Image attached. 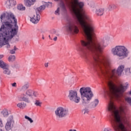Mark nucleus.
Segmentation results:
<instances>
[{
	"mask_svg": "<svg viewBox=\"0 0 131 131\" xmlns=\"http://www.w3.org/2000/svg\"><path fill=\"white\" fill-rule=\"evenodd\" d=\"M95 30V27L93 30H89L83 34L85 39L81 40V43L77 46V51L80 52V54L83 58L90 61L93 69L105 81L107 88L104 90V93L108 96L110 101L115 99L122 102L123 93L127 90L128 82L125 83L126 86L122 84L117 85L112 80L121 76L124 70V65L119 66L117 70L109 69L110 59L102 54V51L106 47L105 40H107V37H103L101 41L96 39Z\"/></svg>",
	"mask_w": 131,
	"mask_h": 131,
	"instance_id": "f257e3e1",
	"label": "nucleus"
},
{
	"mask_svg": "<svg viewBox=\"0 0 131 131\" xmlns=\"http://www.w3.org/2000/svg\"><path fill=\"white\" fill-rule=\"evenodd\" d=\"M66 6L71 10L76 20L68 17L65 26L66 29L71 34H77L79 33V26L82 29V33H85L89 30H93L95 25L90 16L83 10L84 3L79 0H65Z\"/></svg>",
	"mask_w": 131,
	"mask_h": 131,
	"instance_id": "f03ea898",
	"label": "nucleus"
},
{
	"mask_svg": "<svg viewBox=\"0 0 131 131\" xmlns=\"http://www.w3.org/2000/svg\"><path fill=\"white\" fill-rule=\"evenodd\" d=\"M1 20L2 25L0 28V35L4 39L13 38L15 35H17L18 27L14 14L12 12L4 13L1 15Z\"/></svg>",
	"mask_w": 131,
	"mask_h": 131,
	"instance_id": "7ed1b4c3",
	"label": "nucleus"
},
{
	"mask_svg": "<svg viewBox=\"0 0 131 131\" xmlns=\"http://www.w3.org/2000/svg\"><path fill=\"white\" fill-rule=\"evenodd\" d=\"M83 104H89L94 97V94L90 87H82L79 90Z\"/></svg>",
	"mask_w": 131,
	"mask_h": 131,
	"instance_id": "20e7f679",
	"label": "nucleus"
},
{
	"mask_svg": "<svg viewBox=\"0 0 131 131\" xmlns=\"http://www.w3.org/2000/svg\"><path fill=\"white\" fill-rule=\"evenodd\" d=\"M112 53L114 56L122 57L123 58H126L128 55L127 49L122 46H116L115 48L112 49Z\"/></svg>",
	"mask_w": 131,
	"mask_h": 131,
	"instance_id": "39448f33",
	"label": "nucleus"
},
{
	"mask_svg": "<svg viewBox=\"0 0 131 131\" xmlns=\"http://www.w3.org/2000/svg\"><path fill=\"white\" fill-rule=\"evenodd\" d=\"M46 9V5H41L40 7L37 8L35 9L36 14V15H34V16L30 19V21L32 22V23H34V24H36L37 23H38L39 21V20H40V15L39 14L43 10H45Z\"/></svg>",
	"mask_w": 131,
	"mask_h": 131,
	"instance_id": "423d86ee",
	"label": "nucleus"
},
{
	"mask_svg": "<svg viewBox=\"0 0 131 131\" xmlns=\"http://www.w3.org/2000/svg\"><path fill=\"white\" fill-rule=\"evenodd\" d=\"M68 109L62 106H59L55 111V115L57 118H64L68 115Z\"/></svg>",
	"mask_w": 131,
	"mask_h": 131,
	"instance_id": "0eeeda50",
	"label": "nucleus"
},
{
	"mask_svg": "<svg viewBox=\"0 0 131 131\" xmlns=\"http://www.w3.org/2000/svg\"><path fill=\"white\" fill-rule=\"evenodd\" d=\"M68 98L71 102H74L77 104L80 102V97L78 96L77 91L75 90L69 91Z\"/></svg>",
	"mask_w": 131,
	"mask_h": 131,
	"instance_id": "6e6552de",
	"label": "nucleus"
},
{
	"mask_svg": "<svg viewBox=\"0 0 131 131\" xmlns=\"http://www.w3.org/2000/svg\"><path fill=\"white\" fill-rule=\"evenodd\" d=\"M12 122H13V116L9 117L7 122L5 125V128L6 130H10L11 129V125H12Z\"/></svg>",
	"mask_w": 131,
	"mask_h": 131,
	"instance_id": "1a4fd4ad",
	"label": "nucleus"
},
{
	"mask_svg": "<svg viewBox=\"0 0 131 131\" xmlns=\"http://www.w3.org/2000/svg\"><path fill=\"white\" fill-rule=\"evenodd\" d=\"M19 101H23L26 103H30L29 98L26 97V95L23 94L18 97Z\"/></svg>",
	"mask_w": 131,
	"mask_h": 131,
	"instance_id": "9d476101",
	"label": "nucleus"
},
{
	"mask_svg": "<svg viewBox=\"0 0 131 131\" xmlns=\"http://www.w3.org/2000/svg\"><path fill=\"white\" fill-rule=\"evenodd\" d=\"M36 0H25L24 4L26 7H31L35 4Z\"/></svg>",
	"mask_w": 131,
	"mask_h": 131,
	"instance_id": "9b49d317",
	"label": "nucleus"
},
{
	"mask_svg": "<svg viewBox=\"0 0 131 131\" xmlns=\"http://www.w3.org/2000/svg\"><path fill=\"white\" fill-rule=\"evenodd\" d=\"M104 11H105L104 8H98L95 11V14L97 16H103L104 14Z\"/></svg>",
	"mask_w": 131,
	"mask_h": 131,
	"instance_id": "f8f14e48",
	"label": "nucleus"
},
{
	"mask_svg": "<svg viewBox=\"0 0 131 131\" xmlns=\"http://www.w3.org/2000/svg\"><path fill=\"white\" fill-rule=\"evenodd\" d=\"M6 5L8 7H13V6H16L17 3L15 0H9L6 2Z\"/></svg>",
	"mask_w": 131,
	"mask_h": 131,
	"instance_id": "ddd939ff",
	"label": "nucleus"
},
{
	"mask_svg": "<svg viewBox=\"0 0 131 131\" xmlns=\"http://www.w3.org/2000/svg\"><path fill=\"white\" fill-rule=\"evenodd\" d=\"M115 9H117V6L114 4H110L107 6V10L108 11H113V10H115Z\"/></svg>",
	"mask_w": 131,
	"mask_h": 131,
	"instance_id": "4468645a",
	"label": "nucleus"
},
{
	"mask_svg": "<svg viewBox=\"0 0 131 131\" xmlns=\"http://www.w3.org/2000/svg\"><path fill=\"white\" fill-rule=\"evenodd\" d=\"M6 67H9V64L5 62L3 60H0V68L4 69L6 68Z\"/></svg>",
	"mask_w": 131,
	"mask_h": 131,
	"instance_id": "2eb2a0df",
	"label": "nucleus"
},
{
	"mask_svg": "<svg viewBox=\"0 0 131 131\" xmlns=\"http://www.w3.org/2000/svg\"><path fill=\"white\" fill-rule=\"evenodd\" d=\"M3 73L6 74V75H11V70L9 69V67H6V68H4Z\"/></svg>",
	"mask_w": 131,
	"mask_h": 131,
	"instance_id": "dca6fc26",
	"label": "nucleus"
},
{
	"mask_svg": "<svg viewBox=\"0 0 131 131\" xmlns=\"http://www.w3.org/2000/svg\"><path fill=\"white\" fill-rule=\"evenodd\" d=\"M98 104H99V100L98 99H95L94 101L91 103V105L92 108H95V107L98 106Z\"/></svg>",
	"mask_w": 131,
	"mask_h": 131,
	"instance_id": "f3484780",
	"label": "nucleus"
},
{
	"mask_svg": "<svg viewBox=\"0 0 131 131\" xmlns=\"http://www.w3.org/2000/svg\"><path fill=\"white\" fill-rule=\"evenodd\" d=\"M17 106L19 108H20V109H24V108H25V107H26L27 105L26 104V103L23 102V103H18L17 104Z\"/></svg>",
	"mask_w": 131,
	"mask_h": 131,
	"instance_id": "a211bd4d",
	"label": "nucleus"
},
{
	"mask_svg": "<svg viewBox=\"0 0 131 131\" xmlns=\"http://www.w3.org/2000/svg\"><path fill=\"white\" fill-rule=\"evenodd\" d=\"M33 94V90L31 89L28 90L26 92V95L29 96V97H32V94Z\"/></svg>",
	"mask_w": 131,
	"mask_h": 131,
	"instance_id": "6ab92c4d",
	"label": "nucleus"
},
{
	"mask_svg": "<svg viewBox=\"0 0 131 131\" xmlns=\"http://www.w3.org/2000/svg\"><path fill=\"white\" fill-rule=\"evenodd\" d=\"M2 115L4 116V117H8V116L9 115V113L8 112V110L4 109L2 112Z\"/></svg>",
	"mask_w": 131,
	"mask_h": 131,
	"instance_id": "aec40b11",
	"label": "nucleus"
},
{
	"mask_svg": "<svg viewBox=\"0 0 131 131\" xmlns=\"http://www.w3.org/2000/svg\"><path fill=\"white\" fill-rule=\"evenodd\" d=\"M15 60H16V57H15V55H10L8 57L9 62H14Z\"/></svg>",
	"mask_w": 131,
	"mask_h": 131,
	"instance_id": "412c9836",
	"label": "nucleus"
},
{
	"mask_svg": "<svg viewBox=\"0 0 131 131\" xmlns=\"http://www.w3.org/2000/svg\"><path fill=\"white\" fill-rule=\"evenodd\" d=\"M34 104L35 106L41 107V104H42V103L40 101V100H36L35 101Z\"/></svg>",
	"mask_w": 131,
	"mask_h": 131,
	"instance_id": "4be33fe9",
	"label": "nucleus"
},
{
	"mask_svg": "<svg viewBox=\"0 0 131 131\" xmlns=\"http://www.w3.org/2000/svg\"><path fill=\"white\" fill-rule=\"evenodd\" d=\"M18 10H19V11H25L26 8L24 7L22 4H19L17 6Z\"/></svg>",
	"mask_w": 131,
	"mask_h": 131,
	"instance_id": "5701e85b",
	"label": "nucleus"
},
{
	"mask_svg": "<svg viewBox=\"0 0 131 131\" xmlns=\"http://www.w3.org/2000/svg\"><path fill=\"white\" fill-rule=\"evenodd\" d=\"M29 88V83H27L22 86L21 90L23 91H26V90H28V89Z\"/></svg>",
	"mask_w": 131,
	"mask_h": 131,
	"instance_id": "b1692460",
	"label": "nucleus"
},
{
	"mask_svg": "<svg viewBox=\"0 0 131 131\" xmlns=\"http://www.w3.org/2000/svg\"><path fill=\"white\" fill-rule=\"evenodd\" d=\"M90 113V110L89 108H85L82 110V114H84V115H85V114H89Z\"/></svg>",
	"mask_w": 131,
	"mask_h": 131,
	"instance_id": "393cba45",
	"label": "nucleus"
},
{
	"mask_svg": "<svg viewBox=\"0 0 131 131\" xmlns=\"http://www.w3.org/2000/svg\"><path fill=\"white\" fill-rule=\"evenodd\" d=\"M125 101L128 103V104L131 106V98L130 97H126L125 98Z\"/></svg>",
	"mask_w": 131,
	"mask_h": 131,
	"instance_id": "a878e982",
	"label": "nucleus"
},
{
	"mask_svg": "<svg viewBox=\"0 0 131 131\" xmlns=\"http://www.w3.org/2000/svg\"><path fill=\"white\" fill-rule=\"evenodd\" d=\"M17 50H18V48H17L16 47V46H15L14 47V49L10 51V53L14 54H15L16 53V51H17Z\"/></svg>",
	"mask_w": 131,
	"mask_h": 131,
	"instance_id": "bb28decb",
	"label": "nucleus"
},
{
	"mask_svg": "<svg viewBox=\"0 0 131 131\" xmlns=\"http://www.w3.org/2000/svg\"><path fill=\"white\" fill-rule=\"evenodd\" d=\"M61 8L63 12H67V10L66 9V6H65V4L62 3L61 5Z\"/></svg>",
	"mask_w": 131,
	"mask_h": 131,
	"instance_id": "cd10ccee",
	"label": "nucleus"
},
{
	"mask_svg": "<svg viewBox=\"0 0 131 131\" xmlns=\"http://www.w3.org/2000/svg\"><path fill=\"white\" fill-rule=\"evenodd\" d=\"M25 119H27L29 121H30V123H32L33 122L32 119H31V118H30L27 116H25Z\"/></svg>",
	"mask_w": 131,
	"mask_h": 131,
	"instance_id": "c85d7f7f",
	"label": "nucleus"
},
{
	"mask_svg": "<svg viewBox=\"0 0 131 131\" xmlns=\"http://www.w3.org/2000/svg\"><path fill=\"white\" fill-rule=\"evenodd\" d=\"M44 5L47 7V8H52V3L51 2H49L48 3H45Z\"/></svg>",
	"mask_w": 131,
	"mask_h": 131,
	"instance_id": "c756f323",
	"label": "nucleus"
},
{
	"mask_svg": "<svg viewBox=\"0 0 131 131\" xmlns=\"http://www.w3.org/2000/svg\"><path fill=\"white\" fill-rule=\"evenodd\" d=\"M32 95L34 96V97L36 98L38 97V92L33 91Z\"/></svg>",
	"mask_w": 131,
	"mask_h": 131,
	"instance_id": "7c9ffc66",
	"label": "nucleus"
},
{
	"mask_svg": "<svg viewBox=\"0 0 131 131\" xmlns=\"http://www.w3.org/2000/svg\"><path fill=\"white\" fill-rule=\"evenodd\" d=\"M59 12H60V8L58 7L55 12V15H57V14L60 15Z\"/></svg>",
	"mask_w": 131,
	"mask_h": 131,
	"instance_id": "2f4dec72",
	"label": "nucleus"
},
{
	"mask_svg": "<svg viewBox=\"0 0 131 131\" xmlns=\"http://www.w3.org/2000/svg\"><path fill=\"white\" fill-rule=\"evenodd\" d=\"M126 73H131V68H127L126 69Z\"/></svg>",
	"mask_w": 131,
	"mask_h": 131,
	"instance_id": "473e14b6",
	"label": "nucleus"
},
{
	"mask_svg": "<svg viewBox=\"0 0 131 131\" xmlns=\"http://www.w3.org/2000/svg\"><path fill=\"white\" fill-rule=\"evenodd\" d=\"M51 33L52 34H56L57 33V31H56V30H52L51 31Z\"/></svg>",
	"mask_w": 131,
	"mask_h": 131,
	"instance_id": "72a5a7b5",
	"label": "nucleus"
},
{
	"mask_svg": "<svg viewBox=\"0 0 131 131\" xmlns=\"http://www.w3.org/2000/svg\"><path fill=\"white\" fill-rule=\"evenodd\" d=\"M45 67L46 68H48V67H49V62H48V63H45Z\"/></svg>",
	"mask_w": 131,
	"mask_h": 131,
	"instance_id": "f704fd0d",
	"label": "nucleus"
},
{
	"mask_svg": "<svg viewBox=\"0 0 131 131\" xmlns=\"http://www.w3.org/2000/svg\"><path fill=\"white\" fill-rule=\"evenodd\" d=\"M17 83L16 82H14L12 84V86L16 87Z\"/></svg>",
	"mask_w": 131,
	"mask_h": 131,
	"instance_id": "c9c22d12",
	"label": "nucleus"
},
{
	"mask_svg": "<svg viewBox=\"0 0 131 131\" xmlns=\"http://www.w3.org/2000/svg\"><path fill=\"white\" fill-rule=\"evenodd\" d=\"M0 126H3V121L0 119Z\"/></svg>",
	"mask_w": 131,
	"mask_h": 131,
	"instance_id": "e433bc0d",
	"label": "nucleus"
},
{
	"mask_svg": "<svg viewBox=\"0 0 131 131\" xmlns=\"http://www.w3.org/2000/svg\"><path fill=\"white\" fill-rule=\"evenodd\" d=\"M0 126H3V121L0 119Z\"/></svg>",
	"mask_w": 131,
	"mask_h": 131,
	"instance_id": "4c0bfd02",
	"label": "nucleus"
},
{
	"mask_svg": "<svg viewBox=\"0 0 131 131\" xmlns=\"http://www.w3.org/2000/svg\"><path fill=\"white\" fill-rule=\"evenodd\" d=\"M57 39H58V37H55L53 38V40H54V41H56Z\"/></svg>",
	"mask_w": 131,
	"mask_h": 131,
	"instance_id": "58836bf2",
	"label": "nucleus"
},
{
	"mask_svg": "<svg viewBox=\"0 0 131 131\" xmlns=\"http://www.w3.org/2000/svg\"><path fill=\"white\" fill-rule=\"evenodd\" d=\"M4 58V55H0V59H3Z\"/></svg>",
	"mask_w": 131,
	"mask_h": 131,
	"instance_id": "ea45409f",
	"label": "nucleus"
},
{
	"mask_svg": "<svg viewBox=\"0 0 131 131\" xmlns=\"http://www.w3.org/2000/svg\"><path fill=\"white\" fill-rule=\"evenodd\" d=\"M42 39H45V37H43V36H42Z\"/></svg>",
	"mask_w": 131,
	"mask_h": 131,
	"instance_id": "a19ab883",
	"label": "nucleus"
},
{
	"mask_svg": "<svg viewBox=\"0 0 131 131\" xmlns=\"http://www.w3.org/2000/svg\"><path fill=\"white\" fill-rule=\"evenodd\" d=\"M16 41H19V39H16Z\"/></svg>",
	"mask_w": 131,
	"mask_h": 131,
	"instance_id": "79ce46f5",
	"label": "nucleus"
},
{
	"mask_svg": "<svg viewBox=\"0 0 131 131\" xmlns=\"http://www.w3.org/2000/svg\"><path fill=\"white\" fill-rule=\"evenodd\" d=\"M69 131H73V129H70Z\"/></svg>",
	"mask_w": 131,
	"mask_h": 131,
	"instance_id": "37998d69",
	"label": "nucleus"
},
{
	"mask_svg": "<svg viewBox=\"0 0 131 131\" xmlns=\"http://www.w3.org/2000/svg\"><path fill=\"white\" fill-rule=\"evenodd\" d=\"M49 38L51 39V35H49Z\"/></svg>",
	"mask_w": 131,
	"mask_h": 131,
	"instance_id": "c03bdc74",
	"label": "nucleus"
},
{
	"mask_svg": "<svg viewBox=\"0 0 131 131\" xmlns=\"http://www.w3.org/2000/svg\"><path fill=\"white\" fill-rule=\"evenodd\" d=\"M55 1V2H58V1H59V0H54Z\"/></svg>",
	"mask_w": 131,
	"mask_h": 131,
	"instance_id": "a18cd8bd",
	"label": "nucleus"
},
{
	"mask_svg": "<svg viewBox=\"0 0 131 131\" xmlns=\"http://www.w3.org/2000/svg\"><path fill=\"white\" fill-rule=\"evenodd\" d=\"M73 131H76V129H73Z\"/></svg>",
	"mask_w": 131,
	"mask_h": 131,
	"instance_id": "49530a36",
	"label": "nucleus"
}]
</instances>
